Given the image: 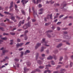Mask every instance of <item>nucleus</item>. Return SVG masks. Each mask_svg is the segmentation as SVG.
Wrapping results in <instances>:
<instances>
[{"label":"nucleus","mask_w":73,"mask_h":73,"mask_svg":"<svg viewBox=\"0 0 73 73\" xmlns=\"http://www.w3.org/2000/svg\"><path fill=\"white\" fill-rule=\"evenodd\" d=\"M26 52H27V53H29L30 52V51H29V50H27L26 51Z\"/></svg>","instance_id":"13d9d810"},{"label":"nucleus","mask_w":73,"mask_h":73,"mask_svg":"<svg viewBox=\"0 0 73 73\" xmlns=\"http://www.w3.org/2000/svg\"><path fill=\"white\" fill-rule=\"evenodd\" d=\"M36 71H37L38 72H40V70L38 69H37L35 70L34 71H33L31 72V73H35V72H36Z\"/></svg>","instance_id":"ddd939ff"},{"label":"nucleus","mask_w":73,"mask_h":73,"mask_svg":"<svg viewBox=\"0 0 73 73\" xmlns=\"http://www.w3.org/2000/svg\"><path fill=\"white\" fill-rule=\"evenodd\" d=\"M44 68V66H40L39 67V68L40 69H43Z\"/></svg>","instance_id":"7c9ffc66"},{"label":"nucleus","mask_w":73,"mask_h":73,"mask_svg":"<svg viewBox=\"0 0 73 73\" xmlns=\"http://www.w3.org/2000/svg\"><path fill=\"white\" fill-rule=\"evenodd\" d=\"M48 37H49V38H50V37H51V36L50 35H49V34H47V35Z\"/></svg>","instance_id":"a18cd8bd"},{"label":"nucleus","mask_w":73,"mask_h":73,"mask_svg":"<svg viewBox=\"0 0 73 73\" xmlns=\"http://www.w3.org/2000/svg\"><path fill=\"white\" fill-rule=\"evenodd\" d=\"M27 66H30V65H31V63L29 62H27Z\"/></svg>","instance_id":"c85d7f7f"},{"label":"nucleus","mask_w":73,"mask_h":73,"mask_svg":"<svg viewBox=\"0 0 73 73\" xmlns=\"http://www.w3.org/2000/svg\"><path fill=\"white\" fill-rule=\"evenodd\" d=\"M62 45V44H60L57 46V48H58L59 47H60V46H61Z\"/></svg>","instance_id":"cd10ccee"},{"label":"nucleus","mask_w":73,"mask_h":73,"mask_svg":"<svg viewBox=\"0 0 73 73\" xmlns=\"http://www.w3.org/2000/svg\"><path fill=\"white\" fill-rule=\"evenodd\" d=\"M29 42H27L25 44V45H28V44H29Z\"/></svg>","instance_id":"680f3d73"},{"label":"nucleus","mask_w":73,"mask_h":73,"mask_svg":"<svg viewBox=\"0 0 73 73\" xmlns=\"http://www.w3.org/2000/svg\"><path fill=\"white\" fill-rule=\"evenodd\" d=\"M55 53V54H56V53H57L58 52V51H57V50H56L54 52Z\"/></svg>","instance_id":"e2e57ef3"},{"label":"nucleus","mask_w":73,"mask_h":73,"mask_svg":"<svg viewBox=\"0 0 73 73\" xmlns=\"http://www.w3.org/2000/svg\"><path fill=\"white\" fill-rule=\"evenodd\" d=\"M28 30H26L25 31V36H26V33H28Z\"/></svg>","instance_id":"4c0bfd02"},{"label":"nucleus","mask_w":73,"mask_h":73,"mask_svg":"<svg viewBox=\"0 0 73 73\" xmlns=\"http://www.w3.org/2000/svg\"><path fill=\"white\" fill-rule=\"evenodd\" d=\"M15 61H19V59L17 58H15L14 59Z\"/></svg>","instance_id":"a19ab883"},{"label":"nucleus","mask_w":73,"mask_h":73,"mask_svg":"<svg viewBox=\"0 0 73 73\" xmlns=\"http://www.w3.org/2000/svg\"><path fill=\"white\" fill-rule=\"evenodd\" d=\"M24 73H26V72L27 70H29V69H27L26 67L24 68Z\"/></svg>","instance_id":"dca6fc26"},{"label":"nucleus","mask_w":73,"mask_h":73,"mask_svg":"<svg viewBox=\"0 0 73 73\" xmlns=\"http://www.w3.org/2000/svg\"><path fill=\"white\" fill-rule=\"evenodd\" d=\"M21 12L22 13H23V14L24 15H25V11H24L22 10L21 11Z\"/></svg>","instance_id":"393cba45"},{"label":"nucleus","mask_w":73,"mask_h":73,"mask_svg":"<svg viewBox=\"0 0 73 73\" xmlns=\"http://www.w3.org/2000/svg\"><path fill=\"white\" fill-rule=\"evenodd\" d=\"M38 53H37L36 55V59H37V58H38Z\"/></svg>","instance_id":"c9c22d12"},{"label":"nucleus","mask_w":73,"mask_h":73,"mask_svg":"<svg viewBox=\"0 0 73 73\" xmlns=\"http://www.w3.org/2000/svg\"><path fill=\"white\" fill-rule=\"evenodd\" d=\"M45 54H43L42 55V57H44V56H45Z\"/></svg>","instance_id":"338daca9"},{"label":"nucleus","mask_w":73,"mask_h":73,"mask_svg":"<svg viewBox=\"0 0 73 73\" xmlns=\"http://www.w3.org/2000/svg\"><path fill=\"white\" fill-rule=\"evenodd\" d=\"M52 30H48L46 32V33H50V32H52Z\"/></svg>","instance_id":"a878e982"},{"label":"nucleus","mask_w":73,"mask_h":73,"mask_svg":"<svg viewBox=\"0 0 73 73\" xmlns=\"http://www.w3.org/2000/svg\"><path fill=\"white\" fill-rule=\"evenodd\" d=\"M32 10L34 12V13H33V15L34 17H35V16L36 15H37V11H35L34 10V7H33L32 8Z\"/></svg>","instance_id":"39448f33"},{"label":"nucleus","mask_w":73,"mask_h":73,"mask_svg":"<svg viewBox=\"0 0 73 73\" xmlns=\"http://www.w3.org/2000/svg\"><path fill=\"white\" fill-rule=\"evenodd\" d=\"M45 38L42 39V41H41V43H42L43 45H44L46 46H49V45H47V44L48 43V41H45Z\"/></svg>","instance_id":"f257e3e1"},{"label":"nucleus","mask_w":73,"mask_h":73,"mask_svg":"<svg viewBox=\"0 0 73 73\" xmlns=\"http://www.w3.org/2000/svg\"><path fill=\"white\" fill-rule=\"evenodd\" d=\"M16 65V67H17V68H19V64H15Z\"/></svg>","instance_id":"49530a36"},{"label":"nucleus","mask_w":73,"mask_h":73,"mask_svg":"<svg viewBox=\"0 0 73 73\" xmlns=\"http://www.w3.org/2000/svg\"><path fill=\"white\" fill-rule=\"evenodd\" d=\"M38 1L40 3L41 2V0H37L36 3V4H37L38 3Z\"/></svg>","instance_id":"2f4dec72"},{"label":"nucleus","mask_w":73,"mask_h":73,"mask_svg":"<svg viewBox=\"0 0 73 73\" xmlns=\"http://www.w3.org/2000/svg\"><path fill=\"white\" fill-rule=\"evenodd\" d=\"M61 66H58L57 67V68L58 69V68H61Z\"/></svg>","instance_id":"5fc2aeb1"},{"label":"nucleus","mask_w":73,"mask_h":73,"mask_svg":"<svg viewBox=\"0 0 73 73\" xmlns=\"http://www.w3.org/2000/svg\"><path fill=\"white\" fill-rule=\"evenodd\" d=\"M53 58V57L50 56L48 57L47 58V60H52Z\"/></svg>","instance_id":"6ab92c4d"},{"label":"nucleus","mask_w":73,"mask_h":73,"mask_svg":"<svg viewBox=\"0 0 73 73\" xmlns=\"http://www.w3.org/2000/svg\"><path fill=\"white\" fill-rule=\"evenodd\" d=\"M41 45V43H38L36 44V45L35 47V48L36 49H37Z\"/></svg>","instance_id":"0eeeda50"},{"label":"nucleus","mask_w":73,"mask_h":73,"mask_svg":"<svg viewBox=\"0 0 73 73\" xmlns=\"http://www.w3.org/2000/svg\"><path fill=\"white\" fill-rule=\"evenodd\" d=\"M11 20H15V17H12L11 18Z\"/></svg>","instance_id":"e433bc0d"},{"label":"nucleus","mask_w":73,"mask_h":73,"mask_svg":"<svg viewBox=\"0 0 73 73\" xmlns=\"http://www.w3.org/2000/svg\"><path fill=\"white\" fill-rule=\"evenodd\" d=\"M61 41V40H60V39H56V42H58V41Z\"/></svg>","instance_id":"de8ad7c7"},{"label":"nucleus","mask_w":73,"mask_h":73,"mask_svg":"<svg viewBox=\"0 0 73 73\" xmlns=\"http://www.w3.org/2000/svg\"><path fill=\"white\" fill-rule=\"evenodd\" d=\"M46 68H45V69H49L48 67H51V65H50V64H48V65H46Z\"/></svg>","instance_id":"aec40b11"},{"label":"nucleus","mask_w":73,"mask_h":73,"mask_svg":"<svg viewBox=\"0 0 73 73\" xmlns=\"http://www.w3.org/2000/svg\"><path fill=\"white\" fill-rule=\"evenodd\" d=\"M63 59V57L62 56H60V58L59 61H61Z\"/></svg>","instance_id":"c756f323"},{"label":"nucleus","mask_w":73,"mask_h":73,"mask_svg":"<svg viewBox=\"0 0 73 73\" xmlns=\"http://www.w3.org/2000/svg\"><path fill=\"white\" fill-rule=\"evenodd\" d=\"M4 13H5V14H6V15H11V16H13V14H11L10 13H9L8 12L5 11L4 12Z\"/></svg>","instance_id":"9b49d317"},{"label":"nucleus","mask_w":73,"mask_h":73,"mask_svg":"<svg viewBox=\"0 0 73 73\" xmlns=\"http://www.w3.org/2000/svg\"><path fill=\"white\" fill-rule=\"evenodd\" d=\"M25 21V20H23L22 21H21L19 22V23L18 25V27H20L21 26V24H24V21Z\"/></svg>","instance_id":"6e6552de"},{"label":"nucleus","mask_w":73,"mask_h":73,"mask_svg":"<svg viewBox=\"0 0 73 73\" xmlns=\"http://www.w3.org/2000/svg\"><path fill=\"white\" fill-rule=\"evenodd\" d=\"M0 29L2 31H4V28L3 27H0Z\"/></svg>","instance_id":"72a5a7b5"},{"label":"nucleus","mask_w":73,"mask_h":73,"mask_svg":"<svg viewBox=\"0 0 73 73\" xmlns=\"http://www.w3.org/2000/svg\"><path fill=\"white\" fill-rule=\"evenodd\" d=\"M61 24V22H58L57 24V25H60V24Z\"/></svg>","instance_id":"09e8293b"},{"label":"nucleus","mask_w":73,"mask_h":73,"mask_svg":"<svg viewBox=\"0 0 73 73\" xmlns=\"http://www.w3.org/2000/svg\"><path fill=\"white\" fill-rule=\"evenodd\" d=\"M0 16H1V17H3L4 16V15L1 14V13H0Z\"/></svg>","instance_id":"0e129e2a"},{"label":"nucleus","mask_w":73,"mask_h":73,"mask_svg":"<svg viewBox=\"0 0 73 73\" xmlns=\"http://www.w3.org/2000/svg\"><path fill=\"white\" fill-rule=\"evenodd\" d=\"M58 73V71H54L53 72V73Z\"/></svg>","instance_id":"774afa93"},{"label":"nucleus","mask_w":73,"mask_h":73,"mask_svg":"<svg viewBox=\"0 0 73 73\" xmlns=\"http://www.w3.org/2000/svg\"><path fill=\"white\" fill-rule=\"evenodd\" d=\"M31 22H29L27 24H25V25L23 27V28H24V29H26L27 28H28L27 27H31Z\"/></svg>","instance_id":"f03ea898"},{"label":"nucleus","mask_w":73,"mask_h":73,"mask_svg":"<svg viewBox=\"0 0 73 73\" xmlns=\"http://www.w3.org/2000/svg\"><path fill=\"white\" fill-rule=\"evenodd\" d=\"M52 14H51L50 15H48L46 18L45 17L44 18V20L45 21H46V19H48L50 17L51 19H52Z\"/></svg>","instance_id":"7ed1b4c3"},{"label":"nucleus","mask_w":73,"mask_h":73,"mask_svg":"<svg viewBox=\"0 0 73 73\" xmlns=\"http://www.w3.org/2000/svg\"><path fill=\"white\" fill-rule=\"evenodd\" d=\"M46 48V47H42L41 48V49L40 50L41 52H43V51H44V49H45Z\"/></svg>","instance_id":"5701e85b"},{"label":"nucleus","mask_w":73,"mask_h":73,"mask_svg":"<svg viewBox=\"0 0 73 73\" xmlns=\"http://www.w3.org/2000/svg\"><path fill=\"white\" fill-rule=\"evenodd\" d=\"M42 7V5H41V4H39L38 5V7H39V8H41V7Z\"/></svg>","instance_id":"4d7b16f0"},{"label":"nucleus","mask_w":73,"mask_h":73,"mask_svg":"<svg viewBox=\"0 0 73 73\" xmlns=\"http://www.w3.org/2000/svg\"><path fill=\"white\" fill-rule=\"evenodd\" d=\"M62 29H63V30H67V29H68V28H64Z\"/></svg>","instance_id":"69168bd1"},{"label":"nucleus","mask_w":73,"mask_h":73,"mask_svg":"<svg viewBox=\"0 0 73 73\" xmlns=\"http://www.w3.org/2000/svg\"><path fill=\"white\" fill-rule=\"evenodd\" d=\"M3 35H9V34L8 33H3Z\"/></svg>","instance_id":"6e6d98bb"},{"label":"nucleus","mask_w":73,"mask_h":73,"mask_svg":"<svg viewBox=\"0 0 73 73\" xmlns=\"http://www.w3.org/2000/svg\"><path fill=\"white\" fill-rule=\"evenodd\" d=\"M25 40H27V35H25Z\"/></svg>","instance_id":"58836bf2"},{"label":"nucleus","mask_w":73,"mask_h":73,"mask_svg":"<svg viewBox=\"0 0 73 73\" xmlns=\"http://www.w3.org/2000/svg\"><path fill=\"white\" fill-rule=\"evenodd\" d=\"M1 50H3V54L5 53H6V52H8V50H5V48L3 47L1 48Z\"/></svg>","instance_id":"423d86ee"},{"label":"nucleus","mask_w":73,"mask_h":73,"mask_svg":"<svg viewBox=\"0 0 73 73\" xmlns=\"http://www.w3.org/2000/svg\"><path fill=\"white\" fill-rule=\"evenodd\" d=\"M21 56L22 57V56H23V54H24V52H21Z\"/></svg>","instance_id":"79ce46f5"},{"label":"nucleus","mask_w":73,"mask_h":73,"mask_svg":"<svg viewBox=\"0 0 73 73\" xmlns=\"http://www.w3.org/2000/svg\"><path fill=\"white\" fill-rule=\"evenodd\" d=\"M1 39H2V40H7V37L1 38Z\"/></svg>","instance_id":"bb28decb"},{"label":"nucleus","mask_w":73,"mask_h":73,"mask_svg":"<svg viewBox=\"0 0 73 73\" xmlns=\"http://www.w3.org/2000/svg\"><path fill=\"white\" fill-rule=\"evenodd\" d=\"M17 42H20V39H19V38L17 39Z\"/></svg>","instance_id":"8fccbe9b"},{"label":"nucleus","mask_w":73,"mask_h":73,"mask_svg":"<svg viewBox=\"0 0 73 73\" xmlns=\"http://www.w3.org/2000/svg\"><path fill=\"white\" fill-rule=\"evenodd\" d=\"M1 26H4V23H1Z\"/></svg>","instance_id":"3c124183"},{"label":"nucleus","mask_w":73,"mask_h":73,"mask_svg":"<svg viewBox=\"0 0 73 73\" xmlns=\"http://www.w3.org/2000/svg\"><path fill=\"white\" fill-rule=\"evenodd\" d=\"M10 42L11 43H10V44L11 45H12V44H13V40H10Z\"/></svg>","instance_id":"f704fd0d"},{"label":"nucleus","mask_w":73,"mask_h":73,"mask_svg":"<svg viewBox=\"0 0 73 73\" xmlns=\"http://www.w3.org/2000/svg\"><path fill=\"white\" fill-rule=\"evenodd\" d=\"M38 63L40 65H41V64H42V62L40 60H38L37 61Z\"/></svg>","instance_id":"4be33fe9"},{"label":"nucleus","mask_w":73,"mask_h":73,"mask_svg":"<svg viewBox=\"0 0 73 73\" xmlns=\"http://www.w3.org/2000/svg\"><path fill=\"white\" fill-rule=\"evenodd\" d=\"M48 72V73H50V72H52V71H50V70H45L44 72V73H47V72Z\"/></svg>","instance_id":"f3484780"},{"label":"nucleus","mask_w":73,"mask_h":73,"mask_svg":"<svg viewBox=\"0 0 73 73\" xmlns=\"http://www.w3.org/2000/svg\"><path fill=\"white\" fill-rule=\"evenodd\" d=\"M21 2V3H23V5L24 7H25V5H24V3H25V4H26L28 2V1L27 0L26 1V0H22Z\"/></svg>","instance_id":"20e7f679"},{"label":"nucleus","mask_w":73,"mask_h":73,"mask_svg":"<svg viewBox=\"0 0 73 73\" xmlns=\"http://www.w3.org/2000/svg\"><path fill=\"white\" fill-rule=\"evenodd\" d=\"M65 70V69H61L60 70V71H59V73H64Z\"/></svg>","instance_id":"1a4fd4ad"},{"label":"nucleus","mask_w":73,"mask_h":73,"mask_svg":"<svg viewBox=\"0 0 73 73\" xmlns=\"http://www.w3.org/2000/svg\"><path fill=\"white\" fill-rule=\"evenodd\" d=\"M23 43H21L20 44L17 43V46H21L22 45H23Z\"/></svg>","instance_id":"f8f14e48"},{"label":"nucleus","mask_w":73,"mask_h":73,"mask_svg":"<svg viewBox=\"0 0 73 73\" xmlns=\"http://www.w3.org/2000/svg\"><path fill=\"white\" fill-rule=\"evenodd\" d=\"M43 11H44V9H40L39 10V11H41V12L39 13V14L41 15V14H42V12H43Z\"/></svg>","instance_id":"9d476101"},{"label":"nucleus","mask_w":73,"mask_h":73,"mask_svg":"<svg viewBox=\"0 0 73 73\" xmlns=\"http://www.w3.org/2000/svg\"><path fill=\"white\" fill-rule=\"evenodd\" d=\"M5 58L6 60H8V59H9V58L8 56H6L5 57Z\"/></svg>","instance_id":"603ef678"},{"label":"nucleus","mask_w":73,"mask_h":73,"mask_svg":"<svg viewBox=\"0 0 73 73\" xmlns=\"http://www.w3.org/2000/svg\"><path fill=\"white\" fill-rule=\"evenodd\" d=\"M53 56L54 57V58L55 60H56L57 59V57L56 56V55H54Z\"/></svg>","instance_id":"ea45409f"},{"label":"nucleus","mask_w":73,"mask_h":73,"mask_svg":"<svg viewBox=\"0 0 73 73\" xmlns=\"http://www.w3.org/2000/svg\"><path fill=\"white\" fill-rule=\"evenodd\" d=\"M15 9L16 11H19V10L17 9V6L16 5H15Z\"/></svg>","instance_id":"b1692460"},{"label":"nucleus","mask_w":73,"mask_h":73,"mask_svg":"<svg viewBox=\"0 0 73 73\" xmlns=\"http://www.w3.org/2000/svg\"><path fill=\"white\" fill-rule=\"evenodd\" d=\"M64 38H65V39H70V38L69 37V36H64Z\"/></svg>","instance_id":"a211bd4d"},{"label":"nucleus","mask_w":73,"mask_h":73,"mask_svg":"<svg viewBox=\"0 0 73 73\" xmlns=\"http://www.w3.org/2000/svg\"><path fill=\"white\" fill-rule=\"evenodd\" d=\"M33 2L35 4H36V0H33Z\"/></svg>","instance_id":"864d4df0"},{"label":"nucleus","mask_w":73,"mask_h":73,"mask_svg":"<svg viewBox=\"0 0 73 73\" xmlns=\"http://www.w3.org/2000/svg\"><path fill=\"white\" fill-rule=\"evenodd\" d=\"M50 3L51 4H53V3H54V2L53 1L52 2V0L51 1H47V2H46L47 4H49V3Z\"/></svg>","instance_id":"2eb2a0df"},{"label":"nucleus","mask_w":73,"mask_h":73,"mask_svg":"<svg viewBox=\"0 0 73 73\" xmlns=\"http://www.w3.org/2000/svg\"><path fill=\"white\" fill-rule=\"evenodd\" d=\"M64 16V15H62L60 16L59 18H61L62 17H63Z\"/></svg>","instance_id":"bf43d9fd"},{"label":"nucleus","mask_w":73,"mask_h":73,"mask_svg":"<svg viewBox=\"0 0 73 73\" xmlns=\"http://www.w3.org/2000/svg\"><path fill=\"white\" fill-rule=\"evenodd\" d=\"M64 34H67L68 33V32L66 31H64Z\"/></svg>","instance_id":"052dcab7"},{"label":"nucleus","mask_w":73,"mask_h":73,"mask_svg":"<svg viewBox=\"0 0 73 73\" xmlns=\"http://www.w3.org/2000/svg\"><path fill=\"white\" fill-rule=\"evenodd\" d=\"M10 34H11V35H15V33H10Z\"/></svg>","instance_id":"37998d69"},{"label":"nucleus","mask_w":73,"mask_h":73,"mask_svg":"<svg viewBox=\"0 0 73 73\" xmlns=\"http://www.w3.org/2000/svg\"><path fill=\"white\" fill-rule=\"evenodd\" d=\"M73 63H72V62H71L70 63V67H72V66H73Z\"/></svg>","instance_id":"473e14b6"},{"label":"nucleus","mask_w":73,"mask_h":73,"mask_svg":"<svg viewBox=\"0 0 73 73\" xmlns=\"http://www.w3.org/2000/svg\"><path fill=\"white\" fill-rule=\"evenodd\" d=\"M61 6H63V7H66V3H64L63 4H62L61 5Z\"/></svg>","instance_id":"412c9836"},{"label":"nucleus","mask_w":73,"mask_h":73,"mask_svg":"<svg viewBox=\"0 0 73 73\" xmlns=\"http://www.w3.org/2000/svg\"><path fill=\"white\" fill-rule=\"evenodd\" d=\"M51 64L53 65H54V63L53 61H51Z\"/></svg>","instance_id":"c03bdc74"},{"label":"nucleus","mask_w":73,"mask_h":73,"mask_svg":"<svg viewBox=\"0 0 73 73\" xmlns=\"http://www.w3.org/2000/svg\"><path fill=\"white\" fill-rule=\"evenodd\" d=\"M13 2L12 1L10 3V6L9 7V8H10V9H11V8H12V7H13Z\"/></svg>","instance_id":"4468645a"}]
</instances>
